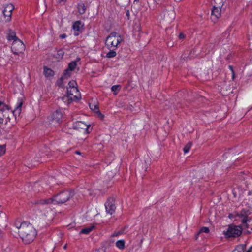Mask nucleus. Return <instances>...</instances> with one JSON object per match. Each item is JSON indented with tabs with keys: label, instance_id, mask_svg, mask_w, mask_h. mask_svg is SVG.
I'll return each mask as SVG.
<instances>
[{
	"label": "nucleus",
	"instance_id": "obj_6",
	"mask_svg": "<svg viewBox=\"0 0 252 252\" xmlns=\"http://www.w3.org/2000/svg\"><path fill=\"white\" fill-rule=\"evenodd\" d=\"M25 49V45L20 39L13 41L11 46V50L15 55L23 54Z\"/></svg>",
	"mask_w": 252,
	"mask_h": 252
},
{
	"label": "nucleus",
	"instance_id": "obj_24",
	"mask_svg": "<svg viewBox=\"0 0 252 252\" xmlns=\"http://www.w3.org/2000/svg\"><path fill=\"white\" fill-rule=\"evenodd\" d=\"M115 49L116 48H111V49H110V51L107 53L106 57L108 58H111L115 57L117 54L116 52L114 51V49Z\"/></svg>",
	"mask_w": 252,
	"mask_h": 252
},
{
	"label": "nucleus",
	"instance_id": "obj_5",
	"mask_svg": "<svg viewBox=\"0 0 252 252\" xmlns=\"http://www.w3.org/2000/svg\"><path fill=\"white\" fill-rule=\"evenodd\" d=\"M62 118V113L60 111H56L52 113L49 122L50 127L51 129L54 130L53 126L56 127L59 125Z\"/></svg>",
	"mask_w": 252,
	"mask_h": 252
},
{
	"label": "nucleus",
	"instance_id": "obj_10",
	"mask_svg": "<svg viewBox=\"0 0 252 252\" xmlns=\"http://www.w3.org/2000/svg\"><path fill=\"white\" fill-rule=\"evenodd\" d=\"M14 9V7L12 4H7L4 7L3 10V14L6 21H9L10 20L12 12Z\"/></svg>",
	"mask_w": 252,
	"mask_h": 252
},
{
	"label": "nucleus",
	"instance_id": "obj_14",
	"mask_svg": "<svg viewBox=\"0 0 252 252\" xmlns=\"http://www.w3.org/2000/svg\"><path fill=\"white\" fill-rule=\"evenodd\" d=\"M10 111H5V112H0V127L4 122V118H5V124L10 121V118L8 113Z\"/></svg>",
	"mask_w": 252,
	"mask_h": 252
},
{
	"label": "nucleus",
	"instance_id": "obj_35",
	"mask_svg": "<svg viewBox=\"0 0 252 252\" xmlns=\"http://www.w3.org/2000/svg\"><path fill=\"white\" fill-rule=\"evenodd\" d=\"M39 204L40 205H46V200H40L38 202Z\"/></svg>",
	"mask_w": 252,
	"mask_h": 252
},
{
	"label": "nucleus",
	"instance_id": "obj_13",
	"mask_svg": "<svg viewBox=\"0 0 252 252\" xmlns=\"http://www.w3.org/2000/svg\"><path fill=\"white\" fill-rule=\"evenodd\" d=\"M175 18V13L173 8L166 10L164 12L163 18L167 22H172Z\"/></svg>",
	"mask_w": 252,
	"mask_h": 252
},
{
	"label": "nucleus",
	"instance_id": "obj_25",
	"mask_svg": "<svg viewBox=\"0 0 252 252\" xmlns=\"http://www.w3.org/2000/svg\"><path fill=\"white\" fill-rule=\"evenodd\" d=\"M68 86L67 87V91H68L69 89L77 88V83L74 80L70 81L68 83Z\"/></svg>",
	"mask_w": 252,
	"mask_h": 252
},
{
	"label": "nucleus",
	"instance_id": "obj_11",
	"mask_svg": "<svg viewBox=\"0 0 252 252\" xmlns=\"http://www.w3.org/2000/svg\"><path fill=\"white\" fill-rule=\"evenodd\" d=\"M106 211L107 213L112 215L115 210L116 207L112 198H109L105 204Z\"/></svg>",
	"mask_w": 252,
	"mask_h": 252
},
{
	"label": "nucleus",
	"instance_id": "obj_28",
	"mask_svg": "<svg viewBox=\"0 0 252 252\" xmlns=\"http://www.w3.org/2000/svg\"><path fill=\"white\" fill-rule=\"evenodd\" d=\"M210 231V230L207 227H202L200 228L199 231H198V234H201L203 232L205 233H208Z\"/></svg>",
	"mask_w": 252,
	"mask_h": 252
},
{
	"label": "nucleus",
	"instance_id": "obj_30",
	"mask_svg": "<svg viewBox=\"0 0 252 252\" xmlns=\"http://www.w3.org/2000/svg\"><path fill=\"white\" fill-rule=\"evenodd\" d=\"M120 87H121L120 85H113L111 87V90L113 92H115L117 91L119 88H120Z\"/></svg>",
	"mask_w": 252,
	"mask_h": 252
},
{
	"label": "nucleus",
	"instance_id": "obj_49",
	"mask_svg": "<svg viewBox=\"0 0 252 252\" xmlns=\"http://www.w3.org/2000/svg\"><path fill=\"white\" fill-rule=\"evenodd\" d=\"M176 1H181V0H176Z\"/></svg>",
	"mask_w": 252,
	"mask_h": 252
},
{
	"label": "nucleus",
	"instance_id": "obj_15",
	"mask_svg": "<svg viewBox=\"0 0 252 252\" xmlns=\"http://www.w3.org/2000/svg\"><path fill=\"white\" fill-rule=\"evenodd\" d=\"M236 216L242 218V222L244 224H246L247 226V216L248 213L247 211L245 210H242L239 213H236Z\"/></svg>",
	"mask_w": 252,
	"mask_h": 252
},
{
	"label": "nucleus",
	"instance_id": "obj_37",
	"mask_svg": "<svg viewBox=\"0 0 252 252\" xmlns=\"http://www.w3.org/2000/svg\"><path fill=\"white\" fill-rule=\"evenodd\" d=\"M66 35L65 34H61L60 35V37L61 38V39H64L65 38H66Z\"/></svg>",
	"mask_w": 252,
	"mask_h": 252
},
{
	"label": "nucleus",
	"instance_id": "obj_4",
	"mask_svg": "<svg viewBox=\"0 0 252 252\" xmlns=\"http://www.w3.org/2000/svg\"><path fill=\"white\" fill-rule=\"evenodd\" d=\"M76 65V61H72L68 64V68L64 71L63 75L58 82L59 87H63V81L65 79H67L70 76L71 71L75 68Z\"/></svg>",
	"mask_w": 252,
	"mask_h": 252
},
{
	"label": "nucleus",
	"instance_id": "obj_32",
	"mask_svg": "<svg viewBox=\"0 0 252 252\" xmlns=\"http://www.w3.org/2000/svg\"><path fill=\"white\" fill-rule=\"evenodd\" d=\"M54 75V72L51 69L48 68V76H53Z\"/></svg>",
	"mask_w": 252,
	"mask_h": 252
},
{
	"label": "nucleus",
	"instance_id": "obj_21",
	"mask_svg": "<svg viewBox=\"0 0 252 252\" xmlns=\"http://www.w3.org/2000/svg\"><path fill=\"white\" fill-rule=\"evenodd\" d=\"M10 107L3 102L0 101V112L9 111Z\"/></svg>",
	"mask_w": 252,
	"mask_h": 252
},
{
	"label": "nucleus",
	"instance_id": "obj_7",
	"mask_svg": "<svg viewBox=\"0 0 252 252\" xmlns=\"http://www.w3.org/2000/svg\"><path fill=\"white\" fill-rule=\"evenodd\" d=\"M242 233V228L240 226H230L225 233L228 237H236L240 236Z\"/></svg>",
	"mask_w": 252,
	"mask_h": 252
},
{
	"label": "nucleus",
	"instance_id": "obj_9",
	"mask_svg": "<svg viewBox=\"0 0 252 252\" xmlns=\"http://www.w3.org/2000/svg\"><path fill=\"white\" fill-rule=\"evenodd\" d=\"M89 125L84 123L82 121H77L73 125V127L74 129L79 131H82L84 133H89L90 131L89 130Z\"/></svg>",
	"mask_w": 252,
	"mask_h": 252
},
{
	"label": "nucleus",
	"instance_id": "obj_36",
	"mask_svg": "<svg viewBox=\"0 0 252 252\" xmlns=\"http://www.w3.org/2000/svg\"><path fill=\"white\" fill-rule=\"evenodd\" d=\"M44 74L46 77L47 76V67L46 66L44 67Z\"/></svg>",
	"mask_w": 252,
	"mask_h": 252
},
{
	"label": "nucleus",
	"instance_id": "obj_44",
	"mask_svg": "<svg viewBox=\"0 0 252 252\" xmlns=\"http://www.w3.org/2000/svg\"><path fill=\"white\" fill-rule=\"evenodd\" d=\"M157 3H159L160 1H161L162 0H154Z\"/></svg>",
	"mask_w": 252,
	"mask_h": 252
},
{
	"label": "nucleus",
	"instance_id": "obj_8",
	"mask_svg": "<svg viewBox=\"0 0 252 252\" xmlns=\"http://www.w3.org/2000/svg\"><path fill=\"white\" fill-rule=\"evenodd\" d=\"M67 98L71 100H79L81 98V94L77 88L69 89L67 91Z\"/></svg>",
	"mask_w": 252,
	"mask_h": 252
},
{
	"label": "nucleus",
	"instance_id": "obj_31",
	"mask_svg": "<svg viewBox=\"0 0 252 252\" xmlns=\"http://www.w3.org/2000/svg\"><path fill=\"white\" fill-rule=\"evenodd\" d=\"M123 231H120L118 232H115L113 233V234L112 235V236L113 237H117V236H118L119 235H121L123 234Z\"/></svg>",
	"mask_w": 252,
	"mask_h": 252
},
{
	"label": "nucleus",
	"instance_id": "obj_27",
	"mask_svg": "<svg viewBox=\"0 0 252 252\" xmlns=\"http://www.w3.org/2000/svg\"><path fill=\"white\" fill-rule=\"evenodd\" d=\"M192 144L190 142L187 143L183 148V150L185 153H188L190 150Z\"/></svg>",
	"mask_w": 252,
	"mask_h": 252
},
{
	"label": "nucleus",
	"instance_id": "obj_19",
	"mask_svg": "<svg viewBox=\"0 0 252 252\" xmlns=\"http://www.w3.org/2000/svg\"><path fill=\"white\" fill-rule=\"evenodd\" d=\"M78 11L80 14H83L86 10V6L83 3H79L77 6Z\"/></svg>",
	"mask_w": 252,
	"mask_h": 252
},
{
	"label": "nucleus",
	"instance_id": "obj_40",
	"mask_svg": "<svg viewBox=\"0 0 252 252\" xmlns=\"http://www.w3.org/2000/svg\"><path fill=\"white\" fill-rule=\"evenodd\" d=\"M66 0H57L58 3H61L62 2H65Z\"/></svg>",
	"mask_w": 252,
	"mask_h": 252
},
{
	"label": "nucleus",
	"instance_id": "obj_2",
	"mask_svg": "<svg viewBox=\"0 0 252 252\" xmlns=\"http://www.w3.org/2000/svg\"><path fill=\"white\" fill-rule=\"evenodd\" d=\"M74 195L73 192L70 190H64L53 197L48 199V204H62L66 202Z\"/></svg>",
	"mask_w": 252,
	"mask_h": 252
},
{
	"label": "nucleus",
	"instance_id": "obj_41",
	"mask_svg": "<svg viewBox=\"0 0 252 252\" xmlns=\"http://www.w3.org/2000/svg\"><path fill=\"white\" fill-rule=\"evenodd\" d=\"M55 215V211H52V220L53 219L54 216Z\"/></svg>",
	"mask_w": 252,
	"mask_h": 252
},
{
	"label": "nucleus",
	"instance_id": "obj_18",
	"mask_svg": "<svg viewBox=\"0 0 252 252\" xmlns=\"http://www.w3.org/2000/svg\"><path fill=\"white\" fill-rule=\"evenodd\" d=\"M7 39H8V41H12V40H13V41H15L16 40H19V39L16 36V33L14 32L11 31H9V32L7 34Z\"/></svg>",
	"mask_w": 252,
	"mask_h": 252
},
{
	"label": "nucleus",
	"instance_id": "obj_26",
	"mask_svg": "<svg viewBox=\"0 0 252 252\" xmlns=\"http://www.w3.org/2000/svg\"><path fill=\"white\" fill-rule=\"evenodd\" d=\"M81 22L79 21L75 22L73 25V29L76 31H79L80 30Z\"/></svg>",
	"mask_w": 252,
	"mask_h": 252
},
{
	"label": "nucleus",
	"instance_id": "obj_16",
	"mask_svg": "<svg viewBox=\"0 0 252 252\" xmlns=\"http://www.w3.org/2000/svg\"><path fill=\"white\" fill-rule=\"evenodd\" d=\"M221 10L220 8L214 6L212 10V16L214 17L215 20L219 19L221 14Z\"/></svg>",
	"mask_w": 252,
	"mask_h": 252
},
{
	"label": "nucleus",
	"instance_id": "obj_22",
	"mask_svg": "<svg viewBox=\"0 0 252 252\" xmlns=\"http://www.w3.org/2000/svg\"><path fill=\"white\" fill-rule=\"evenodd\" d=\"M116 247L120 250H124L125 248V242L124 240H120L116 243Z\"/></svg>",
	"mask_w": 252,
	"mask_h": 252
},
{
	"label": "nucleus",
	"instance_id": "obj_45",
	"mask_svg": "<svg viewBox=\"0 0 252 252\" xmlns=\"http://www.w3.org/2000/svg\"><path fill=\"white\" fill-rule=\"evenodd\" d=\"M53 192V190L51 188H50V191H48V193H51V192Z\"/></svg>",
	"mask_w": 252,
	"mask_h": 252
},
{
	"label": "nucleus",
	"instance_id": "obj_38",
	"mask_svg": "<svg viewBox=\"0 0 252 252\" xmlns=\"http://www.w3.org/2000/svg\"><path fill=\"white\" fill-rule=\"evenodd\" d=\"M179 38L180 39H184L185 38V35L183 33H180L179 35Z\"/></svg>",
	"mask_w": 252,
	"mask_h": 252
},
{
	"label": "nucleus",
	"instance_id": "obj_39",
	"mask_svg": "<svg viewBox=\"0 0 252 252\" xmlns=\"http://www.w3.org/2000/svg\"><path fill=\"white\" fill-rule=\"evenodd\" d=\"M3 234L2 231L0 229V240L3 237Z\"/></svg>",
	"mask_w": 252,
	"mask_h": 252
},
{
	"label": "nucleus",
	"instance_id": "obj_17",
	"mask_svg": "<svg viewBox=\"0 0 252 252\" xmlns=\"http://www.w3.org/2000/svg\"><path fill=\"white\" fill-rule=\"evenodd\" d=\"M89 106L92 111L98 114L101 118H103L104 116L100 113V111L99 110L98 106L97 105L95 104H90Z\"/></svg>",
	"mask_w": 252,
	"mask_h": 252
},
{
	"label": "nucleus",
	"instance_id": "obj_33",
	"mask_svg": "<svg viewBox=\"0 0 252 252\" xmlns=\"http://www.w3.org/2000/svg\"><path fill=\"white\" fill-rule=\"evenodd\" d=\"M229 68L230 69V70L232 72V79H234V77H235V73H234V71L233 70V67L232 66L230 65V66H229Z\"/></svg>",
	"mask_w": 252,
	"mask_h": 252
},
{
	"label": "nucleus",
	"instance_id": "obj_12",
	"mask_svg": "<svg viewBox=\"0 0 252 252\" xmlns=\"http://www.w3.org/2000/svg\"><path fill=\"white\" fill-rule=\"evenodd\" d=\"M23 104V100L22 98H19L17 100V102L16 107L13 111L10 112L9 113H12L13 115L16 118L17 116H19L22 111V106Z\"/></svg>",
	"mask_w": 252,
	"mask_h": 252
},
{
	"label": "nucleus",
	"instance_id": "obj_29",
	"mask_svg": "<svg viewBox=\"0 0 252 252\" xmlns=\"http://www.w3.org/2000/svg\"><path fill=\"white\" fill-rule=\"evenodd\" d=\"M5 151V146L4 145L0 146V156L2 155Z\"/></svg>",
	"mask_w": 252,
	"mask_h": 252
},
{
	"label": "nucleus",
	"instance_id": "obj_34",
	"mask_svg": "<svg viewBox=\"0 0 252 252\" xmlns=\"http://www.w3.org/2000/svg\"><path fill=\"white\" fill-rule=\"evenodd\" d=\"M126 16L127 17V19H129V18H130V12H129V11L128 10H126Z\"/></svg>",
	"mask_w": 252,
	"mask_h": 252
},
{
	"label": "nucleus",
	"instance_id": "obj_3",
	"mask_svg": "<svg viewBox=\"0 0 252 252\" xmlns=\"http://www.w3.org/2000/svg\"><path fill=\"white\" fill-rule=\"evenodd\" d=\"M122 40V37L118 33L113 32L107 37L105 44L109 49L116 48Z\"/></svg>",
	"mask_w": 252,
	"mask_h": 252
},
{
	"label": "nucleus",
	"instance_id": "obj_46",
	"mask_svg": "<svg viewBox=\"0 0 252 252\" xmlns=\"http://www.w3.org/2000/svg\"><path fill=\"white\" fill-rule=\"evenodd\" d=\"M182 58L183 60H185V59H186V57L185 56H182Z\"/></svg>",
	"mask_w": 252,
	"mask_h": 252
},
{
	"label": "nucleus",
	"instance_id": "obj_23",
	"mask_svg": "<svg viewBox=\"0 0 252 252\" xmlns=\"http://www.w3.org/2000/svg\"><path fill=\"white\" fill-rule=\"evenodd\" d=\"M64 55V52L62 50H59L57 51L56 55H55V58L57 59L58 61H59L61 59L63 58Z\"/></svg>",
	"mask_w": 252,
	"mask_h": 252
},
{
	"label": "nucleus",
	"instance_id": "obj_1",
	"mask_svg": "<svg viewBox=\"0 0 252 252\" xmlns=\"http://www.w3.org/2000/svg\"><path fill=\"white\" fill-rule=\"evenodd\" d=\"M14 225L18 230L20 237L25 244L31 243L34 240L36 232L32 224L27 222L17 221Z\"/></svg>",
	"mask_w": 252,
	"mask_h": 252
},
{
	"label": "nucleus",
	"instance_id": "obj_43",
	"mask_svg": "<svg viewBox=\"0 0 252 252\" xmlns=\"http://www.w3.org/2000/svg\"><path fill=\"white\" fill-rule=\"evenodd\" d=\"M252 251V246L250 247L249 249L246 252H251Z\"/></svg>",
	"mask_w": 252,
	"mask_h": 252
},
{
	"label": "nucleus",
	"instance_id": "obj_42",
	"mask_svg": "<svg viewBox=\"0 0 252 252\" xmlns=\"http://www.w3.org/2000/svg\"><path fill=\"white\" fill-rule=\"evenodd\" d=\"M200 234H198V232H197V233L196 234V235L195 236V240H197L198 238V236L200 235Z\"/></svg>",
	"mask_w": 252,
	"mask_h": 252
},
{
	"label": "nucleus",
	"instance_id": "obj_48",
	"mask_svg": "<svg viewBox=\"0 0 252 252\" xmlns=\"http://www.w3.org/2000/svg\"><path fill=\"white\" fill-rule=\"evenodd\" d=\"M242 249H243V247H244V246H242Z\"/></svg>",
	"mask_w": 252,
	"mask_h": 252
},
{
	"label": "nucleus",
	"instance_id": "obj_50",
	"mask_svg": "<svg viewBox=\"0 0 252 252\" xmlns=\"http://www.w3.org/2000/svg\"><path fill=\"white\" fill-rule=\"evenodd\" d=\"M137 0H136V1H137ZM135 1H136V0H135Z\"/></svg>",
	"mask_w": 252,
	"mask_h": 252
},
{
	"label": "nucleus",
	"instance_id": "obj_47",
	"mask_svg": "<svg viewBox=\"0 0 252 252\" xmlns=\"http://www.w3.org/2000/svg\"><path fill=\"white\" fill-rule=\"evenodd\" d=\"M75 153H76V154H80V152H79V151H76V152H75Z\"/></svg>",
	"mask_w": 252,
	"mask_h": 252
},
{
	"label": "nucleus",
	"instance_id": "obj_20",
	"mask_svg": "<svg viewBox=\"0 0 252 252\" xmlns=\"http://www.w3.org/2000/svg\"><path fill=\"white\" fill-rule=\"evenodd\" d=\"M94 228V226H91L87 227H86L85 228H83L81 230L80 233V234H88L90 233L93 230Z\"/></svg>",
	"mask_w": 252,
	"mask_h": 252
}]
</instances>
